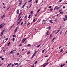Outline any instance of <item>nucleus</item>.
I'll list each match as a JSON object with an SVG mask.
<instances>
[{"instance_id":"obj_59","label":"nucleus","mask_w":67,"mask_h":67,"mask_svg":"<svg viewBox=\"0 0 67 67\" xmlns=\"http://www.w3.org/2000/svg\"><path fill=\"white\" fill-rule=\"evenodd\" d=\"M45 57H48V55H46L45 56Z\"/></svg>"},{"instance_id":"obj_17","label":"nucleus","mask_w":67,"mask_h":67,"mask_svg":"<svg viewBox=\"0 0 67 67\" xmlns=\"http://www.w3.org/2000/svg\"><path fill=\"white\" fill-rule=\"evenodd\" d=\"M22 17V16H20V17H19V20H20V19Z\"/></svg>"},{"instance_id":"obj_61","label":"nucleus","mask_w":67,"mask_h":67,"mask_svg":"<svg viewBox=\"0 0 67 67\" xmlns=\"http://www.w3.org/2000/svg\"><path fill=\"white\" fill-rule=\"evenodd\" d=\"M10 66V65L8 64L7 65V67H9Z\"/></svg>"},{"instance_id":"obj_42","label":"nucleus","mask_w":67,"mask_h":67,"mask_svg":"<svg viewBox=\"0 0 67 67\" xmlns=\"http://www.w3.org/2000/svg\"><path fill=\"white\" fill-rule=\"evenodd\" d=\"M19 23H20L19 22H18V23L17 24H16V25H18L19 24Z\"/></svg>"},{"instance_id":"obj_38","label":"nucleus","mask_w":67,"mask_h":67,"mask_svg":"<svg viewBox=\"0 0 67 67\" xmlns=\"http://www.w3.org/2000/svg\"><path fill=\"white\" fill-rule=\"evenodd\" d=\"M61 1H62V0H60L59 1V2H60Z\"/></svg>"},{"instance_id":"obj_45","label":"nucleus","mask_w":67,"mask_h":67,"mask_svg":"<svg viewBox=\"0 0 67 67\" xmlns=\"http://www.w3.org/2000/svg\"><path fill=\"white\" fill-rule=\"evenodd\" d=\"M59 9V7H57V8H56V10H57L58 9Z\"/></svg>"},{"instance_id":"obj_24","label":"nucleus","mask_w":67,"mask_h":67,"mask_svg":"<svg viewBox=\"0 0 67 67\" xmlns=\"http://www.w3.org/2000/svg\"><path fill=\"white\" fill-rule=\"evenodd\" d=\"M23 22H22L21 23L20 25H22V24H23Z\"/></svg>"},{"instance_id":"obj_23","label":"nucleus","mask_w":67,"mask_h":67,"mask_svg":"<svg viewBox=\"0 0 67 67\" xmlns=\"http://www.w3.org/2000/svg\"><path fill=\"white\" fill-rule=\"evenodd\" d=\"M40 9H39L37 11V12H40Z\"/></svg>"},{"instance_id":"obj_6","label":"nucleus","mask_w":67,"mask_h":67,"mask_svg":"<svg viewBox=\"0 0 67 67\" xmlns=\"http://www.w3.org/2000/svg\"><path fill=\"white\" fill-rule=\"evenodd\" d=\"M18 27L17 26L16 27V29L15 30V32H16V31H17V30H18Z\"/></svg>"},{"instance_id":"obj_29","label":"nucleus","mask_w":67,"mask_h":67,"mask_svg":"<svg viewBox=\"0 0 67 67\" xmlns=\"http://www.w3.org/2000/svg\"><path fill=\"white\" fill-rule=\"evenodd\" d=\"M63 12H60V14L61 13V14H63Z\"/></svg>"},{"instance_id":"obj_10","label":"nucleus","mask_w":67,"mask_h":67,"mask_svg":"<svg viewBox=\"0 0 67 67\" xmlns=\"http://www.w3.org/2000/svg\"><path fill=\"white\" fill-rule=\"evenodd\" d=\"M10 6H8V7L7 8V10H9V8H10Z\"/></svg>"},{"instance_id":"obj_12","label":"nucleus","mask_w":67,"mask_h":67,"mask_svg":"<svg viewBox=\"0 0 67 67\" xmlns=\"http://www.w3.org/2000/svg\"><path fill=\"white\" fill-rule=\"evenodd\" d=\"M15 40V38H13L12 39L13 41V42H14V40Z\"/></svg>"},{"instance_id":"obj_50","label":"nucleus","mask_w":67,"mask_h":67,"mask_svg":"<svg viewBox=\"0 0 67 67\" xmlns=\"http://www.w3.org/2000/svg\"><path fill=\"white\" fill-rule=\"evenodd\" d=\"M9 66H10L12 65V63H10V64H9Z\"/></svg>"},{"instance_id":"obj_16","label":"nucleus","mask_w":67,"mask_h":67,"mask_svg":"<svg viewBox=\"0 0 67 67\" xmlns=\"http://www.w3.org/2000/svg\"><path fill=\"white\" fill-rule=\"evenodd\" d=\"M13 26H14V24L12 26H11V27L10 28V29H11L12 27H13Z\"/></svg>"},{"instance_id":"obj_22","label":"nucleus","mask_w":67,"mask_h":67,"mask_svg":"<svg viewBox=\"0 0 67 67\" xmlns=\"http://www.w3.org/2000/svg\"><path fill=\"white\" fill-rule=\"evenodd\" d=\"M47 64H48V63H45L44 65L45 66H46V65Z\"/></svg>"},{"instance_id":"obj_56","label":"nucleus","mask_w":67,"mask_h":67,"mask_svg":"<svg viewBox=\"0 0 67 67\" xmlns=\"http://www.w3.org/2000/svg\"><path fill=\"white\" fill-rule=\"evenodd\" d=\"M14 64L12 65V67H13V66H14Z\"/></svg>"},{"instance_id":"obj_43","label":"nucleus","mask_w":67,"mask_h":67,"mask_svg":"<svg viewBox=\"0 0 67 67\" xmlns=\"http://www.w3.org/2000/svg\"><path fill=\"white\" fill-rule=\"evenodd\" d=\"M63 65L62 64H61V66H60V67H63Z\"/></svg>"},{"instance_id":"obj_28","label":"nucleus","mask_w":67,"mask_h":67,"mask_svg":"<svg viewBox=\"0 0 67 67\" xmlns=\"http://www.w3.org/2000/svg\"><path fill=\"white\" fill-rule=\"evenodd\" d=\"M63 50L62 49L60 51V52H63Z\"/></svg>"},{"instance_id":"obj_40","label":"nucleus","mask_w":67,"mask_h":67,"mask_svg":"<svg viewBox=\"0 0 67 67\" xmlns=\"http://www.w3.org/2000/svg\"><path fill=\"white\" fill-rule=\"evenodd\" d=\"M57 21V19H56L54 20V21L55 22H56V21Z\"/></svg>"},{"instance_id":"obj_21","label":"nucleus","mask_w":67,"mask_h":67,"mask_svg":"<svg viewBox=\"0 0 67 67\" xmlns=\"http://www.w3.org/2000/svg\"><path fill=\"white\" fill-rule=\"evenodd\" d=\"M65 18L66 19V20H67V15H66L65 16Z\"/></svg>"},{"instance_id":"obj_39","label":"nucleus","mask_w":67,"mask_h":67,"mask_svg":"<svg viewBox=\"0 0 67 67\" xmlns=\"http://www.w3.org/2000/svg\"><path fill=\"white\" fill-rule=\"evenodd\" d=\"M62 31L60 32V35H61V34H62Z\"/></svg>"},{"instance_id":"obj_55","label":"nucleus","mask_w":67,"mask_h":67,"mask_svg":"<svg viewBox=\"0 0 67 67\" xmlns=\"http://www.w3.org/2000/svg\"><path fill=\"white\" fill-rule=\"evenodd\" d=\"M5 50H3V52H5Z\"/></svg>"},{"instance_id":"obj_49","label":"nucleus","mask_w":67,"mask_h":67,"mask_svg":"<svg viewBox=\"0 0 67 67\" xmlns=\"http://www.w3.org/2000/svg\"><path fill=\"white\" fill-rule=\"evenodd\" d=\"M52 8V6H50L49 7V8Z\"/></svg>"},{"instance_id":"obj_30","label":"nucleus","mask_w":67,"mask_h":67,"mask_svg":"<svg viewBox=\"0 0 67 67\" xmlns=\"http://www.w3.org/2000/svg\"><path fill=\"white\" fill-rule=\"evenodd\" d=\"M42 66H43V67H45V64H43V65H42Z\"/></svg>"},{"instance_id":"obj_5","label":"nucleus","mask_w":67,"mask_h":67,"mask_svg":"<svg viewBox=\"0 0 67 67\" xmlns=\"http://www.w3.org/2000/svg\"><path fill=\"white\" fill-rule=\"evenodd\" d=\"M5 14L1 16L2 19H3L4 18V17H5Z\"/></svg>"},{"instance_id":"obj_2","label":"nucleus","mask_w":67,"mask_h":67,"mask_svg":"<svg viewBox=\"0 0 67 67\" xmlns=\"http://www.w3.org/2000/svg\"><path fill=\"white\" fill-rule=\"evenodd\" d=\"M5 31V29H4L2 31V32H1V36H2V35H3V33Z\"/></svg>"},{"instance_id":"obj_14","label":"nucleus","mask_w":67,"mask_h":67,"mask_svg":"<svg viewBox=\"0 0 67 67\" xmlns=\"http://www.w3.org/2000/svg\"><path fill=\"white\" fill-rule=\"evenodd\" d=\"M13 37H16V35H13Z\"/></svg>"},{"instance_id":"obj_25","label":"nucleus","mask_w":67,"mask_h":67,"mask_svg":"<svg viewBox=\"0 0 67 67\" xmlns=\"http://www.w3.org/2000/svg\"><path fill=\"white\" fill-rule=\"evenodd\" d=\"M38 2V1H35V3H37Z\"/></svg>"},{"instance_id":"obj_11","label":"nucleus","mask_w":67,"mask_h":67,"mask_svg":"<svg viewBox=\"0 0 67 67\" xmlns=\"http://www.w3.org/2000/svg\"><path fill=\"white\" fill-rule=\"evenodd\" d=\"M52 20H51L49 21V22H51V23H53L52 22Z\"/></svg>"},{"instance_id":"obj_31","label":"nucleus","mask_w":67,"mask_h":67,"mask_svg":"<svg viewBox=\"0 0 67 67\" xmlns=\"http://www.w3.org/2000/svg\"><path fill=\"white\" fill-rule=\"evenodd\" d=\"M55 31H56V30L52 32V33H55Z\"/></svg>"},{"instance_id":"obj_47","label":"nucleus","mask_w":67,"mask_h":67,"mask_svg":"<svg viewBox=\"0 0 67 67\" xmlns=\"http://www.w3.org/2000/svg\"><path fill=\"white\" fill-rule=\"evenodd\" d=\"M62 46H61L60 47H59V49H60V48H62Z\"/></svg>"},{"instance_id":"obj_35","label":"nucleus","mask_w":67,"mask_h":67,"mask_svg":"<svg viewBox=\"0 0 67 67\" xmlns=\"http://www.w3.org/2000/svg\"><path fill=\"white\" fill-rule=\"evenodd\" d=\"M22 13L21 12L20 13L19 15H21V14H22Z\"/></svg>"},{"instance_id":"obj_52","label":"nucleus","mask_w":67,"mask_h":67,"mask_svg":"<svg viewBox=\"0 0 67 67\" xmlns=\"http://www.w3.org/2000/svg\"><path fill=\"white\" fill-rule=\"evenodd\" d=\"M22 46V44H20L19 45V46Z\"/></svg>"},{"instance_id":"obj_33","label":"nucleus","mask_w":67,"mask_h":67,"mask_svg":"<svg viewBox=\"0 0 67 67\" xmlns=\"http://www.w3.org/2000/svg\"><path fill=\"white\" fill-rule=\"evenodd\" d=\"M30 53V51H29L27 53V54H29V53Z\"/></svg>"},{"instance_id":"obj_53","label":"nucleus","mask_w":67,"mask_h":67,"mask_svg":"<svg viewBox=\"0 0 67 67\" xmlns=\"http://www.w3.org/2000/svg\"><path fill=\"white\" fill-rule=\"evenodd\" d=\"M49 32V30L46 33H48Z\"/></svg>"},{"instance_id":"obj_8","label":"nucleus","mask_w":67,"mask_h":67,"mask_svg":"<svg viewBox=\"0 0 67 67\" xmlns=\"http://www.w3.org/2000/svg\"><path fill=\"white\" fill-rule=\"evenodd\" d=\"M19 9L17 10V14H19Z\"/></svg>"},{"instance_id":"obj_1","label":"nucleus","mask_w":67,"mask_h":67,"mask_svg":"<svg viewBox=\"0 0 67 67\" xmlns=\"http://www.w3.org/2000/svg\"><path fill=\"white\" fill-rule=\"evenodd\" d=\"M4 25H5V23H4L1 24L0 25V29L3 28L4 26Z\"/></svg>"},{"instance_id":"obj_57","label":"nucleus","mask_w":67,"mask_h":67,"mask_svg":"<svg viewBox=\"0 0 67 67\" xmlns=\"http://www.w3.org/2000/svg\"><path fill=\"white\" fill-rule=\"evenodd\" d=\"M30 23H27V25H29V24H30Z\"/></svg>"},{"instance_id":"obj_15","label":"nucleus","mask_w":67,"mask_h":67,"mask_svg":"<svg viewBox=\"0 0 67 67\" xmlns=\"http://www.w3.org/2000/svg\"><path fill=\"white\" fill-rule=\"evenodd\" d=\"M31 44H29L27 45V46H31Z\"/></svg>"},{"instance_id":"obj_7","label":"nucleus","mask_w":67,"mask_h":67,"mask_svg":"<svg viewBox=\"0 0 67 67\" xmlns=\"http://www.w3.org/2000/svg\"><path fill=\"white\" fill-rule=\"evenodd\" d=\"M20 2L19 3V4H20V5H21V4H22V1H20Z\"/></svg>"},{"instance_id":"obj_34","label":"nucleus","mask_w":67,"mask_h":67,"mask_svg":"<svg viewBox=\"0 0 67 67\" xmlns=\"http://www.w3.org/2000/svg\"><path fill=\"white\" fill-rule=\"evenodd\" d=\"M49 30H51V27L49 26L48 27Z\"/></svg>"},{"instance_id":"obj_46","label":"nucleus","mask_w":67,"mask_h":67,"mask_svg":"<svg viewBox=\"0 0 67 67\" xmlns=\"http://www.w3.org/2000/svg\"><path fill=\"white\" fill-rule=\"evenodd\" d=\"M15 65H18V63H16Z\"/></svg>"},{"instance_id":"obj_48","label":"nucleus","mask_w":67,"mask_h":67,"mask_svg":"<svg viewBox=\"0 0 67 67\" xmlns=\"http://www.w3.org/2000/svg\"><path fill=\"white\" fill-rule=\"evenodd\" d=\"M62 11V10H61L60 9L59 10V12H61Z\"/></svg>"},{"instance_id":"obj_54","label":"nucleus","mask_w":67,"mask_h":67,"mask_svg":"<svg viewBox=\"0 0 67 67\" xmlns=\"http://www.w3.org/2000/svg\"><path fill=\"white\" fill-rule=\"evenodd\" d=\"M63 9H65V6H64L63 7Z\"/></svg>"},{"instance_id":"obj_4","label":"nucleus","mask_w":67,"mask_h":67,"mask_svg":"<svg viewBox=\"0 0 67 67\" xmlns=\"http://www.w3.org/2000/svg\"><path fill=\"white\" fill-rule=\"evenodd\" d=\"M14 52V50H13L12 51L9 53V54L11 55V54H13Z\"/></svg>"},{"instance_id":"obj_13","label":"nucleus","mask_w":67,"mask_h":67,"mask_svg":"<svg viewBox=\"0 0 67 67\" xmlns=\"http://www.w3.org/2000/svg\"><path fill=\"white\" fill-rule=\"evenodd\" d=\"M10 41L8 43L7 46H9V45H10Z\"/></svg>"},{"instance_id":"obj_32","label":"nucleus","mask_w":67,"mask_h":67,"mask_svg":"<svg viewBox=\"0 0 67 67\" xmlns=\"http://www.w3.org/2000/svg\"><path fill=\"white\" fill-rule=\"evenodd\" d=\"M44 50H43L42 52V53H44Z\"/></svg>"},{"instance_id":"obj_36","label":"nucleus","mask_w":67,"mask_h":67,"mask_svg":"<svg viewBox=\"0 0 67 67\" xmlns=\"http://www.w3.org/2000/svg\"><path fill=\"white\" fill-rule=\"evenodd\" d=\"M56 7H57V6H56L55 7V8H54V10H55V9H56Z\"/></svg>"},{"instance_id":"obj_51","label":"nucleus","mask_w":67,"mask_h":67,"mask_svg":"<svg viewBox=\"0 0 67 67\" xmlns=\"http://www.w3.org/2000/svg\"><path fill=\"white\" fill-rule=\"evenodd\" d=\"M19 53H18L17 54V55H19Z\"/></svg>"},{"instance_id":"obj_27","label":"nucleus","mask_w":67,"mask_h":67,"mask_svg":"<svg viewBox=\"0 0 67 67\" xmlns=\"http://www.w3.org/2000/svg\"><path fill=\"white\" fill-rule=\"evenodd\" d=\"M50 11H53V9H51L50 10Z\"/></svg>"},{"instance_id":"obj_3","label":"nucleus","mask_w":67,"mask_h":67,"mask_svg":"<svg viewBox=\"0 0 67 67\" xmlns=\"http://www.w3.org/2000/svg\"><path fill=\"white\" fill-rule=\"evenodd\" d=\"M60 30V28H59L58 29L57 32L55 33V34H56L58 33Z\"/></svg>"},{"instance_id":"obj_19","label":"nucleus","mask_w":67,"mask_h":67,"mask_svg":"<svg viewBox=\"0 0 67 67\" xmlns=\"http://www.w3.org/2000/svg\"><path fill=\"white\" fill-rule=\"evenodd\" d=\"M63 20H64V21H65L66 20V19L64 18H63Z\"/></svg>"},{"instance_id":"obj_9","label":"nucleus","mask_w":67,"mask_h":67,"mask_svg":"<svg viewBox=\"0 0 67 67\" xmlns=\"http://www.w3.org/2000/svg\"><path fill=\"white\" fill-rule=\"evenodd\" d=\"M25 40H24V39H23L22 41V42H23V43H24L25 42Z\"/></svg>"},{"instance_id":"obj_64","label":"nucleus","mask_w":67,"mask_h":67,"mask_svg":"<svg viewBox=\"0 0 67 67\" xmlns=\"http://www.w3.org/2000/svg\"><path fill=\"white\" fill-rule=\"evenodd\" d=\"M36 52H35L34 53V54L35 55L36 54Z\"/></svg>"},{"instance_id":"obj_60","label":"nucleus","mask_w":67,"mask_h":67,"mask_svg":"<svg viewBox=\"0 0 67 67\" xmlns=\"http://www.w3.org/2000/svg\"><path fill=\"white\" fill-rule=\"evenodd\" d=\"M3 59H4V58H2V60H3Z\"/></svg>"},{"instance_id":"obj_58","label":"nucleus","mask_w":67,"mask_h":67,"mask_svg":"<svg viewBox=\"0 0 67 67\" xmlns=\"http://www.w3.org/2000/svg\"><path fill=\"white\" fill-rule=\"evenodd\" d=\"M27 18V16H25V19H26V18Z\"/></svg>"},{"instance_id":"obj_62","label":"nucleus","mask_w":67,"mask_h":67,"mask_svg":"<svg viewBox=\"0 0 67 67\" xmlns=\"http://www.w3.org/2000/svg\"><path fill=\"white\" fill-rule=\"evenodd\" d=\"M32 1V0H30L29 1L30 2H31Z\"/></svg>"},{"instance_id":"obj_37","label":"nucleus","mask_w":67,"mask_h":67,"mask_svg":"<svg viewBox=\"0 0 67 67\" xmlns=\"http://www.w3.org/2000/svg\"><path fill=\"white\" fill-rule=\"evenodd\" d=\"M37 61H36L35 62V64H36V63H37Z\"/></svg>"},{"instance_id":"obj_18","label":"nucleus","mask_w":67,"mask_h":67,"mask_svg":"<svg viewBox=\"0 0 67 67\" xmlns=\"http://www.w3.org/2000/svg\"><path fill=\"white\" fill-rule=\"evenodd\" d=\"M41 45V44H40L38 45L37 46V47H38Z\"/></svg>"},{"instance_id":"obj_41","label":"nucleus","mask_w":67,"mask_h":67,"mask_svg":"<svg viewBox=\"0 0 67 67\" xmlns=\"http://www.w3.org/2000/svg\"><path fill=\"white\" fill-rule=\"evenodd\" d=\"M8 40V38H6L5 40L7 41Z\"/></svg>"},{"instance_id":"obj_20","label":"nucleus","mask_w":67,"mask_h":67,"mask_svg":"<svg viewBox=\"0 0 67 67\" xmlns=\"http://www.w3.org/2000/svg\"><path fill=\"white\" fill-rule=\"evenodd\" d=\"M30 13L31 14H33V11H31L30 12Z\"/></svg>"},{"instance_id":"obj_26","label":"nucleus","mask_w":67,"mask_h":67,"mask_svg":"<svg viewBox=\"0 0 67 67\" xmlns=\"http://www.w3.org/2000/svg\"><path fill=\"white\" fill-rule=\"evenodd\" d=\"M30 16H31V14H30L28 18H30Z\"/></svg>"},{"instance_id":"obj_44","label":"nucleus","mask_w":67,"mask_h":67,"mask_svg":"<svg viewBox=\"0 0 67 67\" xmlns=\"http://www.w3.org/2000/svg\"><path fill=\"white\" fill-rule=\"evenodd\" d=\"M32 5V4H30V7H31V5Z\"/></svg>"},{"instance_id":"obj_63","label":"nucleus","mask_w":67,"mask_h":67,"mask_svg":"<svg viewBox=\"0 0 67 67\" xmlns=\"http://www.w3.org/2000/svg\"><path fill=\"white\" fill-rule=\"evenodd\" d=\"M35 20H33V22H35Z\"/></svg>"}]
</instances>
